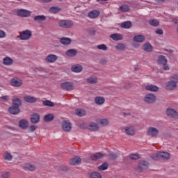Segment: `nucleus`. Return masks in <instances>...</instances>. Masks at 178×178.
Here are the masks:
<instances>
[{
    "label": "nucleus",
    "instance_id": "nucleus-1",
    "mask_svg": "<svg viewBox=\"0 0 178 178\" xmlns=\"http://www.w3.org/2000/svg\"><path fill=\"white\" fill-rule=\"evenodd\" d=\"M178 75L175 74L170 77V80L165 83V87L167 91H173L177 88Z\"/></svg>",
    "mask_w": 178,
    "mask_h": 178
},
{
    "label": "nucleus",
    "instance_id": "nucleus-2",
    "mask_svg": "<svg viewBox=\"0 0 178 178\" xmlns=\"http://www.w3.org/2000/svg\"><path fill=\"white\" fill-rule=\"evenodd\" d=\"M152 158L154 161H158V159H170V154L166 152H159L152 154Z\"/></svg>",
    "mask_w": 178,
    "mask_h": 178
},
{
    "label": "nucleus",
    "instance_id": "nucleus-3",
    "mask_svg": "<svg viewBox=\"0 0 178 178\" xmlns=\"http://www.w3.org/2000/svg\"><path fill=\"white\" fill-rule=\"evenodd\" d=\"M157 63L163 67V70H170L169 65L168 64V59L165 56H160L158 58Z\"/></svg>",
    "mask_w": 178,
    "mask_h": 178
},
{
    "label": "nucleus",
    "instance_id": "nucleus-4",
    "mask_svg": "<svg viewBox=\"0 0 178 178\" xmlns=\"http://www.w3.org/2000/svg\"><path fill=\"white\" fill-rule=\"evenodd\" d=\"M19 40L22 41H27V40H30L33 36V33L30 30H24L19 33Z\"/></svg>",
    "mask_w": 178,
    "mask_h": 178
},
{
    "label": "nucleus",
    "instance_id": "nucleus-5",
    "mask_svg": "<svg viewBox=\"0 0 178 178\" xmlns=\"http://www.w3.org/2000/svg\"><path fill=\"white\" fill-rule=\"evenodd\" d=\"M147 136L152 138H156L159 136V130L154 127H151L147 129Z\"/></svg>",
    "mask_w": 178,
    "mask_h": 178
},
{
    "label": "nucleus",
    "instance_id": "nucleus-6",
    "mask_svg": "<svg viewBox=\"0 0 178 178\" xmlns=\"http://www.w3.org/2000/svg\"><path fill=\"white\" fill-rule=\"evenodd\" d=\"M73 24L72 20H60L58 22V26L63 29H70L73 27Z\"/></svg>",
    "mask_w": 178,
    "mask_h": 178
},
{
    "label": "nucleus",
    "instance_id": "nucleus-7",
    "mask_svg": "<svg viewBox=\"0 0 178 178\" xmlns=\"http://www.w3.org/2000/svg\"><path fill=\"white\" fill-rule=\"evenodd\" d=\"M166 115L172 119H178V112L173 108H168L166 111Z\"/></svg>",
    "mask_w": 178,
    "mask_h": 178
},
{
    "label": "nucleus",
    "instance_id": "nucleus-8",
    "mask_svg": "<svg viewBox=\"0 0 178 178\" xmlns=\"http://www.w3.org/2000/svg\"><path fill=\"white\" fill-rule=\"evenodd\" d=\"M156 99V96L154 94H147L145 97V102L147 104H154Z\"/></svg>",
    "mask_w": 178,
    "mask_h": 178
},
{
    "label": "nucleus",
    "instance_id": "nucleus-9",
    "mask_svg": "<svg viewBox=\"0 0 178 178\" xmlns=\"http://www.w3.org/2000/svg\"><path fill=\"white\" fill-rule=\"evenodd\" d=\"M60 87L65 91H72L74 86L71 82H65L60 84Z\"/></svg>",
    "mask_w": 178,
    "mask_h": 178
},
{
    "label": "nucleus",
    "instance_id": "nucleus-10",
    "mask_svg": "<svg viewBox=\"0 0 178 178\" xmlns=\"http://www.w3.org/2000/svg\"><path fill=\"white\" fill-rule=\"evenodd\" d=\"M45 60L47 63H55L58 60V56L54 54H49L47 56Z\"/></svg>",
    "mask_w": 178,
    "mask_h": 178
},
{
    "label": "nucleus",
    "instance_id": "nucleus-11",
    "mask_svg": "<svg viewBox=\"0 0 178 178\" xmlns=\"http://www.w3.org/2000/svg\"><path fill=\"white\" fill-rule=\"evenodd\" d=\"M10 84L13 87H22L23 86V81L17 78L13 79H11Z\"/></svg>",
    "mask_w": 178,
    "mask_h": 178
},
{
    "label": "nucleus",
    "instance_id": "nucleus-12",
    "mask_svg": "<svg viewBox=\"0 0 178 178\" xmlns=\"http://www.w3.org/2000/svg\"><path fill=\"white\" fill-rule=\"evenodd\" d=\"M62 127L64 131L69 133L72 130V123L69 121H64Z\"/></svg>",
    "mask_w": 178,
    "mask_h": 178
},
{
    "label": "nucleus",
    "instance_id": "nucleus-13",
    "mask_svg": "<svg viewBox=\"0 0 178 178\" xmlns=\"http://www.w3.org/2000/svg\"><path fill=\"white\" fill-rule=\"evenodd\" d=\"M17 15L21 17H29L31 13L27 10H19L17 12Z\"/></svg>",
    "mask_w": 178,
    "mask_h": 178
},
{
    "label": "nucleus",
    "instance_id": "nucleus-14",
    "mask_svg": "<svg viewBox=\"0 0 178 178\" xmlns=\"http://www.w3.org/2000/svg\"><path fill=\"white\" fill-rule=\"evenodd\" d=\"M125 133L128 136H134L136 134V130L134 126H128L124 128Z\"/></svg>",
    "mask_w": 178,
    "mask_h": 178
},
{
    "label": "nucleus",
    "instance_id": "nucleus-15",
    "mask_svg": "<svg viewBox=\"0 0 178 178\" xmlns=\"http://www.w3.org/2000/svg\"><path fill=\"white\" fill-rule=\"evenodd\" d=\"M80 163H81V159H80L79 156H75L71 159L70 161V165H72V166L80 165Z\"/></svg>",
    "mask_w": 178,
    "mask_h": 178
},
{
    "label": "nucleus",
    "instance_id": "nucleus-16",
    "mask_svg": "<svg viewBox=\"0 0 178 178\" xmlns=\"http://www.w3.org/2000/svg\"><path fill=\"white\" fill-rule=\"evenodd\" d=\"M71 70L74 73H80L83 70V67L80 64H75L72 66Z\"/></svg>",
    "mask_w": 178,
    "mask_h": 178
},
{
    "label": "nucleus",
    "instance_id": "nucleus-17",
    "mask_svg": "<svg viewBox=\"0 0 178 178\" xmlns=\"http://www.w3.org/2000/svg\"><path fill=\"white\" fill-rule=\"evenodd\" d=\"M104 156H105L104 154L95 153V154H92V156H90V159L92 161H97L98 159H102V158H104Z\"/></svg>",
    "mask_w": 178,
    "mask_h": 178
},
{
    "label": "nucleus",
    "instance_id": "nucleus-18",
    "mask_svg": "<svg viewBox=\"0 0 178 178\" xmlns=\"http://www.w3.org/2000/svg\"><path fill=\"white\" fill-rule=\"evenodd\" d=\"M31 122L33 124H37L40 122V115L38 113H34L33 115H31Z\"/></svg>",
    "mask_w": 178,
    "mask_h": 178
},
{
    "label": "nucleus",
    "instance_id": "nucleus-19",
    "mask_svg": "<svg viewBox=\"0 0 178 178\" xmlns=\"http://www.w3.org/2000/svg\"><path fill=\"white\" fill-rule=\"evenodd\" d=\"M24 101H25V102H29V104H34V102H37V98L27 95L24 97Z\"/></svg>",
    "mask_w": 178,
    "mask_h": 178
},
{
    "label": "nucleus",
    "instance_id": "nucleus-20",
    "mask_svg": "<svg viewBox=\"0 0 178 178\" xmlns=\"http://www.w3.org/2000/svg\"><path fill=\"white\" fill-rule=\"evenodd\" d=\"M65 55L70 58H73V56H76V55H77V50L70 49L65 52Z\"/></svg>",
    "mask_w": 178,
    "mask_h": 178
},
{
    "label": "nucleus",
    "instance_id": "nucleus-21",
    "mask_svg": "<svg viewBox=\"0 0 178 178\" xmlns=\"http://www.w3.org/2000/svg\"><path fill=\"white\" fill-rule=\"evenodd\" d=\"M99 15H100L99 11L95 10L90 11L88 13V17H90V19H95L98 17Z\"/></svg>",
    "mask_w": 178,
    "mask_h": 178
},
{
    "label": "nucleus",
    "instance_id": "nucleus-22",
    "mask_svg": "<svg viewBox=\"0 0 178 178\" xmlns=\"http://www.w3.org/2000/svg\"><path fill=\"white\" fill-rule=\"evenodd\" d=\"M8 111L11 115H17V113L20 112V109H19V107H16L13 105L9 108Z\"/></svg>",
    "mask_w": 178,
    "mask_h": 178
},
{
    "label": "nucleus",
    "instance_id": "nucleus-23",
    "mask_svg": "<svg viewBox=\"0 0 178 178\" xmlns=\"http://www.w3.org/2000/svg\"><path fill=\"white\" fill-rule=\"evenodd\" d=\"M134 41L135 42H144V41H145V36L143 35H137L134 37Z\"/></svg>",
    "mask_w": 178,
    "mask_h": 178
},
{
    "label": "nucleus",
    "instance_id": "nucleus-24",
    "mask_svg": "<svg viewBox=\"0 0 178 178\" xmlns=\"http://www.w3.org/2000/svg\"><path fill=\"white\" fill-rule=\"evenodd\" d=\"M3 63L6 66H10L11 65H13V59H12L10 57L6 56L3 59Z\"/></svg>",
    "mask_w": 178,
    "mask_h": 178
},
{
    "label": "nucleus",
    "instance_id": "nucleus-25",
    "mask_svg": "<svg viewBox=\"0 0 178 178\" xmlns=\"http://www.w3.org/2000/svg\"><path fill=\"white\" fill-rule=\"evenodd\" d=\"M60 42L63 45H70V44H72V39L69 38H62L60 39Z\"/></svg>",
    "mask_w": 178,
    "mask_h": 178
},
{
    "label": "nucleus",
    "instance_id": "nucleus-26",
    "mask_svg": "<svg viewBox=\"0 0 178 178\" xmlns=\"http://www.w3.org/2000/svg\"><path fill=\"white\" fill-rule=\"evenodd\" d=\"M24 170H30L31 172H33V170H35L37 168L33 164L27 163L24 165Z\"/></svg>",
    "mask_w": 178,
    "mask_h": 178
},
{
    "label": "nucleus",
    "instance_id": "nucleus-27",
    "mask_svg": "<svg viewBox=\"0 0 178 178\" xmlns=\"http://www.w3.org/2000/svg\"><path fill=\"white\" fill-rule=\"evenodd\" d=\"M54 119H55V115L52 113H49L44 116V120L46 122H52Z\"/></svg>",
    "mask_w": 178,
    "mask_h": 178
},
{
    "label": "nucleus",
    "instance_id": "nucleus-28",
    "mask_svg": "<svg viewBox=\"0 0 178 178\" xmlns=\"http://www.w3.org/2000/svg\"><path fill=\"white\" fill-rule=\"evenodd\" d=\"M145 89L147 91H152L153 92H155L159 90L158 87L155 85H148L145 87Z\"/></svg>",
    "mask_w": 178,
    "mask_h": 178
},
{
    "label": "nucleus",
    "instance_id": "nucleus-29",
    "mask_svg": "<svg viewBox=\"0 0 178 178\" xmlns=\"http://www.w3.org/2000/svg\"><path fill=\"white\" fill-rule=\"evenodd\" d=\"M33 20L35 22H45V20H47V17H45V15H36L34 17Z\"/></svg>",
    "mask_w": 178,
    "mask_h": 178
},
{
    "label": "nucleus",
    "instance_id": "nucleus-30",
    "mask_svg": "<svg viewBox=\"0 0 178 178\" xmlns=\"http://www.w3.org/2000/svg\"><path fill=\"white\" fill-rule=\"evenodd\" d=\"M111 38H112V40H113L114 41H119L120 40L123 39V37L122 36V35L119 34V33H114L111 35Z\"/></svg>",
    "mask_w": 178,
    "mask_h": 178
},
{
    "label": "nucleus",
    "instance_id": "nucleus-31",
    "mask_svg": "<svg viewBox=\"0 0 178 178\" xmlns=\"http://www.w3.org/2000/svg\"><path fill=\"white\" fill-rule=\"evenodd\" d=\"M75 115H76V116L83 117L87 115V112L83 109H76L75 111Z\"/></svg>",
    "mask_w": 178,
    "mask_h": 178
},
{
    "label": "nucleus",
    "instance_id": "nucleus-32",
    "mask_svg": "<svg viewBox=\"0 0 178 178\" xmlns=\"http://www.w3.org/2000/svg\"><path fill=\"white\" fill-rule=\"evenodd\" d=\"M19 126L21 129H27L29 127V122L26 120H22L19 122Z\"/></svg>",
    "mask_w": 178,
    "mask_h": 178
},
{
    "label": "nucleus",
    "instance_id": "nucleus-33",
    "mask_svg": "<svg viewBox=\"0 0 178 178\" xmlns=\"http://www.w3.org/2000/svg\"><path fill=\"white\" fill-rule=\"evenodd\" d=\"M95 102L97 105H102L105 102V98L102 97H97L95 99Z\"/></svg>",
    "mask_w": 178,
    "mask_h": 178
},
{
    "label": "nucleus",
    "instance_id": "nucleus-34",
    "mask_svg": "<svg viewBox=\"0 0 178 178\" xmlns=\"http://www.w3.org/2000/svg\"><path fill=\"white\" fill-rule=\"evenodd\" d=\"M87 82L89 83V84H97L98 79L95 76H90L87 79Z\"/></svg>",
    "mask_w": 178,
    "mask_h": 178
},
{
    "label": "nucleus",
    "instance_id": "nucleus-35",
    "mask_svg": "<svg viewBox=\"0 0 178 178\" xmlns=\"http://www.w3.org/2000/svg\"><path fill=\"white\" fill-rule=\"evenodd\" d=\"M88 129L90 131H97V130H98L99 129L98 124H97L96 123L92 122L90 124Z\"/></svg>",
    "mask_w": 178,
    "mask_h": 178
},
{
    "label": "nucleus",
    "instance_id": "nucleus-36",
    "mask_svg": "<svg viewBox=\"0 0 178 178\" xmlns=\"http://www.w3.org/2000/svg\"><path fill=\"white\" fill-rule=\"evenodd\" d=\"M138 167L140 169H148V162L145 161H141L139 163Z\"/></svg>",
    "mask_w": 178,
    "mask_h": 178
},
{
    "label": "nucleus",
    "instance_id": "nucleus-37",
    "mask_svg": "<svg viewBox=\"0 0 178 178\" xmlns=\"http://www.w3.org/2000/svg\"><path fill=\"white\" fill-rule=\"evenodd\" d=\"M20 105H22V101H20V99L15 97L13 99V106L19 108Z\"/></svg>",
    "mask_w": 178,
    "mask_h": 178
},
{
    "label": "nucleus",
    "instance_id": "nucleus-38",
    "mask_svg": "<svg viewBox=\"0 0 178 178\" xmlns=\"http://www.w3.org/2000/svg\"><path fill=\"white\" fill-rule=\"evenodd\" d=\"M143 50L146 52H151L152 51V45L149 43H146L143 45Z\"/></svg>",
    "mask_w": 178,
    "mask_h": 178
},
{
    "label": "nucleus",
    "instance_id": "nucleus-39",
    "mask_svg": "<svg viewBox=\"0 0 178 178\" xmlns=\"http://www.w3.org/2000/svg\"><path fill=\"white\" fill-rule=\"evenodd\" d=\"M117 51H124L126 49V44L123 43H119L115 46Z\"/></svg>",
    "mask_w": 178,
    "mask_h": 178
},
{
    "label": "nucleus",
    "instance_id": "nucleus-40",
    "mask_svg": "<svg viewBox=\"0 0 178 178\" xmlns=\"http://www.w3.org/2000/svg\"><path fill=\"white\" fill-rule=\"evenodd\" d=\"M13 159V156H12L10 153L8 152H6L4 153L3 159H5V161H12Z\"/></svg>",
    "mask_w": 178,
    "mask_h": 178
},
{
    "label": "nucleus",
    "instance_id": "nucleus-41",
    "mask_svg": "<svg viewBox=\"0 0 178 178\" xmlns=\"http://www.w3.org/2000/svg\"><path fill=\"white\" fill-rule=\"evenodd\" d=\"M149 24L153 27H157V26H159V21L157 19H150L149 21Z\"/></svg>",
    "mask_w": 178,
    "mask_h": 178
},
{
    "label": "nucleus",
    "instance_id": "nucleus-42",
    "mask_svg": "<svg viewBox=\"0 0 178 178\" xmlns=\"http://www.w3.org/2000/svg\"><path fill=\"white\" fill-rule=\"evenodd\" d=\"M121 27L122 29H130L131 27V22L129 21L123 22L121 24Z\"/></svg>",
    "mask_w": 178,
    "mask_h": 178
},
{
    "label": "nucleus",
    "instance_id": "nucleus-43",
    "mask_svg": "<svg viewBox=\"0 0 178 178\" xmlns=\"http://www.w3.org/2000/svg\"><path fill=\"white\" fill-rule=\"evenodd\" d=\"M43 105H44V106H50V107L55 106V104H54V102H52L49 100L44 101Z\"/></svg>",
    "mask_w": 178,
    "mask_h": 178
},
{
    "label": "nucleus",
    "instance_id": "nucleus-44",
    "mask_svg": "<svg viewBox=\"0 0 178 178\" xmlns=\"http://www.w3.org/2000/svg\"><path fill=\"white\" fill-rule=\"evenodd\" d=\"M98 123L102 124V126H108L109 121H108V119H100L99 120Z\"/></svg>",
    "mask_w": 178,
    "mask_h": 178
},
{
    "label": "nucleus",
    "instance_id": "nucleus-45",
    "mask_svg": "<svg viewBox=\"0 0 178 178\" xmlns=\"http://www.w3.org/2000/svg\"><path fill=\"white\" fill-rule=\"evenodd\" d=\"M49 12L50 13H58V12H60V8L58 7H51Z\"/></svg>",
    "mask_w": 178,
    "mask_h": 178
},
{
    "label": "nucleus",
    "instance_id": "nucleus-46",
    "mask_svg": "<svg viewBox=\"0 0 178 178\" xmlns=\"http://www.w3.org/2000/svg\"><path fill=\"white\" fill-rule=\"evenodd\" d=\"M108 156H109L110 159L115 160V159H118V158H119V154L111 152V153H109Z\"/></svg>",
    "mask_w": 178,
    "mask_h": 178
},
{
    "label": "nucleus",
    "instance_id": "nucleus-47",
    "mask_svg": "<svg viewBox=\"0 0 178 178\" xmlns=\"http://www.w3.org/2000/svg\"><path fill=\"white\" fill-rule=\"evenodd\" d=\"M97 49H100L101 51H106L108 47L106 44H102L97 46Z\"/></svg>",
    "mask_w": 178,
    "mask_h": 178
},
{
    "label": "nucleus",
    "instance_id": "nucleus-48",
    "mask_svg": "<svg viewBox=\"0 0 178 178\" xmlns=\"http://www.w3.org/2000/svg\"><path fill=\"white\" fill-rule=\"evenodd\" d=\"M90 178H102V177L101 176V174L95 172L90 174Z\"/></svg>",
    "mask_w": 178,
    "mask_h": 178
},
{
    "label": "nucleus",
    "instance_id": "nucleus-49",
    "mask_svg": "<svg viewBox=\"0 0 178 178\" xmlns=\"http://www.w3.org/2000/svg\"><path fill=\"white\" fill-rule=\"evenodd\" d=\"M120 10L122 13L129 12V10H130V8H129V6H122L120 7Z\"/></svg>",
    "mask_w": 178,
    "mask_h": 178
},
{
    "label": "nucleus",
    "instance_id": "nucleus-50",
    "mask_svg": "<svg viewBox=\"0 0 178 178\" xmlns=\"http://www.w3.org/2000/svg\"><path fill=\"white\" fill-rule=\"evenodd\" d=\"M129 158L132 161H136V159H140V155L137 154H130Z\"/></svg>",
    "mask_w": 178,
    "mask_h": 178
},
{
    "label": "nucleus",
    "instance_id": "nucleus-51",
    "mask_svg": "<svg viewBox=\"0 0 178 178\" xmlns=\"http://www.w3.org/2000/svg\"><path fill=\"white\" fill-rule=\"evenodd\" d=\"M108 163H104L102 165L98 167L99 170H106L108 169Z\"/></svg>",
    "mask_w": 178,
    "mask_h": 178
},
{
    "label": "nucleus",
    "instance_id": "nucleus-52",
    "mask_svg": "<svg viewBox=\"0 0 178 178\" xmlns=\"http://www.w3.org/2000/svg\"><path fill=\"white\" fill-rule=\"evenodd\" d=\"M6 37V33L0 29V38H5Z\"/></svg>",
    "mask_w": 178,
    "mask_h": 178
},
{
    "label": "nucleus",
    "instance_id": "nucleus-53",
    "mask_svg": "<svg viewBox=\"0 0 178 178\" xmlns=\"http://www.w3.org/2000/svg\"><path fill=\"white\" fill-rule=\"evenodd\" d=\"M1 176L3 178H9V176H10V174H9V172H2Z\"/></svg>",
    "mask_w": 178,
    "mask_h": 178
},
{
    "label": "nucleus",
    "instance_id": "nucleus-54",
    "mask_svg": "<svg viewBox=\"0 0 178 178\" xmlns=\"http://www.w3.org/2000/svg\"><path fill=\"white\" fill-rule=\"evenodd\" d=\"M35 72H44V68L42 67H38L34 68Z\"/></svg>",
    "mask_w": 178,
    "mask_h": 178
},
{
    "label": "nucleus",
    "instance_id": "nucleus-55",
    "mask_svg": "<svg viewBox=\"0 0 178 178\" xmlns=\"http://www.w3.org/2000/svg\"><path fill=\"white\" fill-rule=\"evenodd\" d=\"M37 129V127H35V125H32L29 127V131L33 132V131H35Z\"/></svg>",
    "mask_w": 178,
    "mask_h": 178
},
{
    "label": "nucleus",
    "instance_id": "nucleus-56",
    "mask_svg": "<svg viewBox=\"0 0 178 178\" xmlns=\"http://www.w3.org/2000/svg\"><path fill=\"white\" fill-rule=\"evenodd\" d=\"M156 33L159 34V35H162V34H163V30H162L161 29H158L156 30Z\"/></svg>",
    "mask_w": 178,
    "mask_h": 178
},
{
    "label": "nucleus",
    "instance_id": "nucleus-57",
    "mask_svg": "<svg viewBox=\"0 0 178 178\" xmlns=\"http://www.w3.org/2000/svg\"><path fill=\"white\" fill-rule=\"evenodd\" d=\"M96 32L97 31L95 29H90L89 31V33L90 34V35H95Z\"/></svg>",
    "mask_w": 178,
    "mask_h": 178
},
{
    "label": "nucleus",
    "instance_id": "nucleus-58",
    "mask_svg": "<svg viewBox=\"0 0 178 178\" xmlns=\"http://www.w3.org/2000/svg\"><path fill=\"white\" fill-rule=\"evenodd\" d=\"M1 99H4L5 101H9L10 97L8 95L1 97Z\"/></svg>",
    "mask_w": 178,
    "mask_h": 178
},
{
    "label": "nucleus",
    "instance_id": "nucleus-59",
    "mask_svg": "<svg viewBox=\"0 0 178 178\" xmlns=\"http://www.w3.org/2000/svg\"><path fill=\"white\" fill-rule=\"evenodd\" d=\"M62 170H63L64 172H67V170H69V168L67 166H63L62 168Z\"/></svg>",
    "mask_w": 178,
    "mask_h": 178
},
{
    "label": "nucleus",
    "instance_id": "nucleus-60",
    "mask_svg": "<svg viewBox=\"0 0 178 178\" xmlns=\"http://www.w3.org/2000/svg\"><path fill=\"white\" fill-rule=\"evenodd\" d=\"M172 23H174L175 24H178V19H172Z\"/></svg>",
    "mask_w": 178,
    "mask_h": 178
},
{
    "label": "nucleus",
    "instance_id": "nucleus-61",
    "mask_svg": "<svg viewBox=\"0 0 178 178\" xmlns=\"http://www.w3.org/2000/svg\"><path fill=\"white\" fill-rule=\"evenodd\" d=\"M51 1L52 0H40L41 2H44V3H48V2H51Z\"/></svg>",
    "mask_w": 178,
    "mask_h": 178
},
{
    "label": "nucleus",
    "instance_id": "nucleus-62",
    "mask_svg": "<svg viewBox=\"0 0 178 178\" xmlns=\"http://www.w3.org/2000/svg\"><path fill=\"white\" fill-rule=\"evenodd\" d=\"M123 116H130V113H122Z\"/></svg>",
    "mask_w": 178,
    "mask_h": 178
},
{
    "label": "nucleus",
    "instance_id": "nucleus-63",
    "mask_svg": "<svg viewBox=\"0 0 178 178\" xmlns=\"http://www.w3.org/2000/svg\"><path fill=\"white\" fill-rule=\"evenodd\" d=\"M97 2H99V1H102V2H106V1H108V0H97Z\"/></svg>",
    "mask_w": 178,
    "mask_h": 178
},
{
    "label": "nucleus",
    "instance_id": "nucleus-64",
    "mask_svg": "<svg viewBox=\"0 0 178 178\" xmlns=\"http://www.w3.org/2000/svg\"><path fill=\"white\" fill-rule=\"evenodd\" d=\"M156 1H158L159 2H164L165 0H156Z\"/></svg>",
    "mask_w": 178,
    "mask_h": 178
}]
</instances>
